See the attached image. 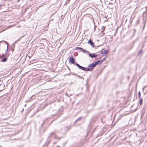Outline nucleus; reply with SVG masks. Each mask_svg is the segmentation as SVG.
Here are the masks:
<instances>
[{
	"instance_id": "nucleus-1",
	"label": "nucleus",
	"mask_w": 147,
	"mask_h": 147,
	"mask_svg": "<svg viewBox=\"0 0 147 147\" xmlns=\"http://www.w3.org/2000/svg\"><path fill=\"white\" fill-rule=\"evenodd\" d=\"M75 65L77 66L79 69L85 71H91L93 70L91 68H90H90H86L80 66L79 64L77 63H75Z\"/></svg>"
},
{
	"instance_id": "nucleus-2",
	"label": "nucleus",
	"mask_w": 147,
	"mask_h": 147,
	"mask_svg": "<svg viewBox=\"0 0 147 147\" xmlns=\"http://www.w3.org/2000/svg\"><path fill=\"white\" fill-rule=\"evenodd\" d=\"M75 59L73 58V56H71L69 58V63H71L72 64L75 63V64L76 63H75Z\"/></svg>"
},
{
	"instance_id": "nucleus-3",
	"label": "nucleus",
	"mask_w": 147,
	"mask_h": 147,
	"mask_svg": "<svg viewBox=\"0 0 147 147\" xmlns=\"http://www.w3.org/2000/svg\"><path fill=\"white\" fill-rule=\"evenodd\" d=\"M89 57H90L92 58H93L94 57H96L98 55H96L94 53H91L89 52Z\"/></svg>"
},
{
	"instance_id": "nucleus-4",
	"label": "nucleus",
	"mask_w": 147,
	"mask_h": 147,
	"mask_svg": "<svg viewBox=\"0 0 147 147\" xmlns=\"http://www.w3.org/2000/svg\"><path fill=\"white\" fill-rule=\"evenodd\" d=\"M88 43L90 44L91 45L92 47H94V42L90 39L88 41Z\"/></svg>"
},
{
	"instance_id": "nucleus-5",
	"label": "nucleus",
	"mask_w": 147,
	"mask_h": 147,
	"mask_svg": "<svg viewBox=\"0 0 147 147\" xmlns=\"http://www.w3.org/2000/svg\"><path fill=\"white\" fill-rule=\"evenodd\" d=\"M88 67L92 68V70L93 69V68L95 67L93 63H92L91 64H90L88 66Z\"/></svg>"
},
{
	"instance_id": "nucleus-6",
	"label": "nucleus",
	"mask_w": 147,
	"mask_h": 147,
	"mask_svg": "<svg viewBox=\"0 0 147 147\" xmlns=\"http://www.w3.org/2000/svg\"><path fill=\"white\" fill-rule=\"evenodd\" d=\"M108 52V51L106 50H105L103 51H102L101 53V54H104V55H105Z\"/></svg>"
},
{
	"instance_id": "nucleus-7",
	"label": "nucleus",
	"mask_w": 147,
	"mask_h": 147,
	"mask_svg": "<svg viewBox=\"0 0 147 147\" xmlns=\"http://www.w3.org/2000/svg\"><path fill=\"white\" fill-rule=\"evenodd\" d=\"M81 51H82L84 53H89V51H87L85 50H84V49H83V48L81 50Z\"/></svg>"
},
{
	"instance_id": "nucleus-8",
	"label": "nucleus",
	"mask_w": 147,
	"mask_h": 147,
	"mask_svg": "<svg viewBox=\"0 0 147 147\" xmlns=\"http://www.w3.org/2000/svg\"><path fill=\"white\" fill-rule=\"evenodd\" d=\"M7 57H5L3 59L1 60V61L3 62H5L7 61Z\"/></svg>"
},
{
	"instance_id": "nucleus-9",
	"label": "nucleus",
	"mask_w": 147,
	"mask_h": 147,
	"mask_svg": "<svg viewBox=\"0 0 147 147\" xmlns=\"http://www.w3.org/2000/svg\"><path fill=\"white\" fill-rule=\"evenodd\" d=\"M82 118V117H80L77 119L75 121L74 123H76L78 121H80Z\"/></svg>"
},
{
	"instance_id": "nucleus-10",
	"label": "nucleus",
	"mask_w": 147,
	"mask_h": 147,
	"mask_svg": "<svg viewBox=\"0 0 147 147\" xmlns=\"http://www.w3.org/2000/svg\"><path fill=\"white\" fill-rule=\"evenodd\" d=\"M139 99H140V100L139 101V103H140V105H142V104L143 100L141 98H139Z\"/></svg>"
},
{
	"instance_id": "nucleus-11",
	"label": "nucleus",
	"mask_w": 147,
	"mask_h": 147,
	"mask_svg": "<svg viewBox=\"0 0 147 147\" xmlns=\"http://www.w3.org/2000/svg\"><path fill=\"white\" fill-rule=\"evenodd\" d=\"M106 57H105V58L102 59L101 60H100V64H101L106 59Z\"/></svg>"
},
{
	"instance_id": "nucleus-12",
	"label": "nucleus",
	"mask_w": 147,
	"mask_h": 147,
	"mask_svg": "<svg viewBox=\"0 0 147 147\" xmlns=\"http://www.w3.org/2000/svg\"><path fill=\"white\" fill-rule=\"evenodd\" d=\"M138 96L139 98H141V93L140 91H139L138 92Z\"/></svg>"
},
{
	"instance_id": "nucleus-13",
	"label": "nucleus",
	"mask_w": 147,
	"mask_h": 147,
	"mask_svg": "<svg viewBox=\"0 0 147 147\" xmlns=\"http://www.w3.org/2000/svg\"><path fill=\"white\" fill-rule=\"evenodd\" d=\"M98 64V61H95L94 63V64L95 66H96L97 64Z\"/></svg>"
},
{
	"instance_id": "nucleus-14",
	"label": "nucleus",
	"mask_w": 147,
	"mask_h": 147,
	"mask_svg": "<svg viewBox=\"0 0 147 147\" xmlns=\"http://www.w3.org/2000/svg\"><path fill=\"white\" fill-rule=\"evenodd\" d=\"M82 48L80 47H77L76 48V49H80L81 50L82 49Z\"/></svg>"
},
{
	"instance_id": "nucleus-15",
	"label": "nucleus",
	"mask_w": 147,
	"mask_h": 147,
	"mask_svg": "<svg viewBox=\"0 0 147 147\" xmlns=\"http://www.w3.org/2000/svg\"><path fill=\"white\" fill-rule=\"evenodd\" d=\"M1 42H4V43H6L7 44H8V43L6 42V41H0V43H1Z\"/></svg>"
},
{
	"instance_id": "nucleus-16",
	"label": "nucleus",
	"mask_w": 147,
	"mask_h": 147,
	"mask_svg": "<svg viewBox=\"0 0 147 147\" xmlns=\"http://www.w3.org/2000/svg\"><path fill=\"white\" fill-rule=\"evenodd\" d=\"M142 50H140V51H139V53L138 54V55H140L142 53Z\"/></svg>"
},
{
	"instance_id": "nucleus-17",
	"label": "nucleus",
	"mask_w": 147,
	"mask_h": 147,
	"mask_svg": "<svg viewBox=\"0 0 147 147\" xmlns=\"http://www.w3.org/2000/svg\"><path fill=\"white\" fill-rule=\"evenodd\" d=\"M55 134L54 132H52L50 134V136H51V135L52 134Z\"/></svg>"
},
{
	"instance_id": "nucleus-18",
	"label": "nucleus",
	"mask_w": 147,
	"mask_h": 147,
	"mask_svg": "<svg viewBox=\"0 0 147 147\" xmlns=\"http://www.w3.org/2000/svg\"><path fill=\"white\" fill-rule=\"evenodd\" d=\"M8 46H7V49H6V52H5V53H7V49H8Z\"/></svg>"
},
{
	"instance_id": "nucleus-19",
	"label": "nucleus",
	"mask_w": 147,
	"mask_h": 147,
	"mask_svg": "<svg viewBox=\"0 0 147 147\" xmlns=\"http://www.w3.org/2000/svg\"><path fill=\"white\" fill-rule=\"evenodd\" d=\"M97 61H98V64L99 63L100 64V60H99Z\"/></svg>"
},
{
	"instance_id": "nucleus-20",
	"label": "nucleus",
	"mask_w": 147,
	"mask_h": 147,
	"mask_svg": "<svg viewBox=\"0 0 147 147\" xmlns=\"http://www.w3.org/2000/svg\"><path fill=\"white\" fill-rule=\"evenodd\" d=\"M102 30H103L104 29V27H103V26H102Z\"/></svg>"
},
{
	"instance_id": "nucleus-21",
	"label": "nucleus",
	"mask_w": 147,
	"mask_h": 147,
	"mask_svg": "<svg viewBox=\"0 0 147 147\" xmlns=\"http://www.w3.org/2000/svg\"><path fill=\"white\" fill-rule=\"evenodd\" d=\"M146 11H145L146 13V11H147V6L146 7Z\"/></svg>"
},
{
	"instance_id": "nucleus-22",
	"label": "nucleus",
	"mask_w": 147,
	"mask_h": 147,
	"mask_svg": "<svg viewBox=\"0 0 147 147\" xmlns=\"http://www.w3.org/2000/svg\"><path fill=\"white\" fill-rule=\"evenodd\" d=\"M0 85H1H1H2V86H3V84H1Z\"/></svg>"
},
{
	"instance_id": "nucleus-23",
	"label": "nucleus",
	"mask_w": 147,
	"mask_h": 147,
	"mask_svg": "<svg viewBox=\"0 0 147 147\" xmlns=\"http://www.w3.org/2000/svg\"><path fill=\"white\" fill-rule=\"evenodd\" d=\"M57 147H60L59 146H57Z\"/></svg>"
},
{
	"instance_id": "nucleus-24",
	"label": "nucleus",
	"mask_w": 147,
	"mask_h": 147,
	"mask_svg": "<svg viewBox=\"0 0 147 147\" xmlns=\"http://www.w3.org/2000/svg\"><path fill=\"white\" fill-rule=\"evenodd\" d=\"M1 6L0 5V7H1Z\"/></svg>"
}]
</instances>
